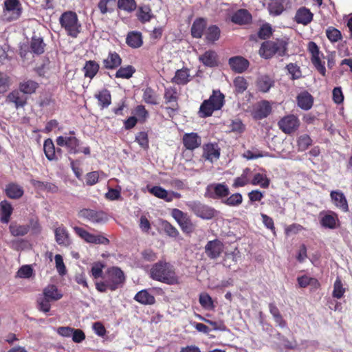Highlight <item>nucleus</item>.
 Here are the masks:
<instances>
[{
  "label": "nucleus",
  "mask_w": 352,
  "mask_h": 352,
  "mask_svg": "<svg viewBox=\"0 0 352 352\" xmlns=\"http://www.w3.org/2000/svg\"><path fill=\"white\" fill-rule=\"evenodd\" d=\"M151 277L166 284L173 285L178 283L177 276L171 265L160 261L153 265L150 270Z\"/></svg>",
  "instance_id": "obj_1"
},
{
  "label": "nucleus",
  "mask_w": 352,
  "mask_h": 352,
  "mask_svg": "<svg viewBox=\"0 0 352 352\" xmlns=\"http://www.w3.org/2000/svg\"><path fill=\"white\" fill-rule=\"evenodd\" d=\"M287 45V41L285 39L264 42L259 50V54L265 58H270L276 54L283 56L286 52Z\"/></svg>",
  "instance_id": "obj_2"
},
{
  "label": "nucleus",
  "mask_w": 352,
  "mask_h": 352,
  "mask_svg": "<svg viewBox=\"0 0 352 352\" xmlns=\"http://www.w3.org/2000/svg\"><path fill=\"white\" fill-rule=\"evenodd\" d=\"M60 23L68 35L76 38L80 32V24L78 21L76 13L73 12H64L60 17Z\"/></svg>",
  "instance_id": "obj_3"
},
{
  "label": "nucleus",
  "mask_w": 352,
  "mask_h": 352,
  "mask_svg": "<svg viewBox=\"0 0 352 352\" xmlns=\"http://www.w3.org/2000/svg\"><path fill=\"white\" fill-rule=\"evenodd\" d=\"M22 12L21 5L19 0H6L2 17L4 21H12L18 19Z\"/></svg>",
  "instance_id": "obj_4"
},
{
  "label": "nucleus",
  "mask_w": 352,
  "mask_h": 352,
  "mask_svg": "<svg viewBox=\"0 0 352 352\" xmlns=\"http://www.w3.org/2000/svg\"><path fill=\"white\" fill-rule=\"evenodd\" d=\"M189 209L197 217L203 219H211L217 214L216 210L199 201H193L187 203Z\"/></svg>",
  "instance_id": "obj_5"
},
{
  "label": "nucleus",
  "mask_w": 352,
  "mask_h": 352,
  "mask_svg": "<svg viewBox=\"0 0 352 352\" xmlns=\"http://www.w3.org/2000/svg\"><path fill=\"white\" fill-rule=\"evenodd\" d=\"M171 215L179 225L183 232L188 234L193 232L194 225L186 213L179 209L174 208L171 211Z\"/></svg>",
  "instance_id": "obj_6"
},
{
  "label": "nucleus",
  "mask_w": 352,
  "mask_h": 352,
  "mask_svg": "<svg viewBox=\"0 0 352 352\" xmlns=\"http://www.w3.org/2000/svg\"><path fill=\"white\" fill-rule=\"evenodd\" d=\"M124 280V273L120 268L113 267L108 270L107 280L109 289L116 290L123 284Z\"/></svg>",
  "instance_id": "obj_7"
},
{
  "label": "nucleus",
  "mask_w": 352,
  "mask_h": 352,
  "mask_svg": "<svg viewBox=\"0 0 352 352\" xmlns=\"http://www.w3.org/2000/svg\"><path fill=\"white\" fill-rule=\"evenodd\" d=\"M307 48L311 54V63L322 76H325L324 63L321 60V56L323 55L320 53L318 45L314 42L311 41L308 43Z\"/></svg>",
  "instance_id": "obj_8"
},
{
  "label": "nucleus",
  "mask_w": 352,
  "mask_h": 352,
  "mask_svg": "<svg viewBox=\"0 0 352 352\" xmlns=\"http://www.w3.org/2000/svg\"><path fill=\"white\" fill-rule=\"evenodd\" d=\"M300 123L298 117L291 114L281 118L278 125L283 132L286 134H291L298 130Z\"/></svg>",
  "instance_id": "obj_9"
},
{
  "label": "nucleus",
  "mask_w": 352,
  "mask_h": 352,
  "mask_svg": "<svg viewBox=\"0 0 352 352\" xmlns=\"http://www.w3.org/2000/svg\"><path fill=\"white\" fill-rule=\"evenodd\" d=\"M74 230L76 234L79 236L87 243L94 244H108L109 239L102 235H95L89 233L85 229L80 227H74Z\"/></svg>",
  "instance_id": "obj_10"
},
{
  "label": "nucleus",
  "mask_w": 352,
  "mask_h": 352,
  "mask_svg": "<svg viewBox=\"0 0 352 352\" xmlns=\"http://www.w3.org/2000/svg\"><path fill=\"white\" fill-rule=\"evenodd\" d=\"M57 145L60 146L67 147L69 153H77L79 152L78 149V139L72 135H62L58 136L56 140Z\"/></svg>",
  "instance_id": "obj_11"
},
{
  "label": "nucleus",
  "mask_w": 352,
  "mask_h": 352,
  "mask_svg": "<svg viewBox=\"0 0 352 352\" xmlns=\"http://www.w3.org/2000/svg\"><path fill=\"white\" fill-rule=\"evenodd\" d=\"M223 245L219 240H212L207 243L205 246V252L211 259H215L220 256L223 251Z\"/></svg>",
  "instance_id": "obj_12"
},
{
  "label": "nucleus",
  "mask_w": 352,
  "mask_h": 352,
  "mask_svg": "<svg viewBox=\"0 0 352 352\" xmlns=\"http://www.w3.org/2000/svg\"><path fill=\"white\" fill-rule=\"evenodd\" d=\"M6 102L13 104L16 109H19L26 104L27 98L19 90H13L7 95Z\"/></svg>",
  "instance_id": "obj_13"
},
{
  "label": "nucleus",
  "mask_w": 352,
  "mask_h": 352,
  "mask_svg": "<svg viewBox=\"0 0 352 352\" xmlns=\"http://www.w3.org/2000/svg\"><path fill=\"white\" fill-rule=\"evenodd\" d=\"M272 111V107L268 101L264 100L257 104L252 115L255 119L261 120L266 118Z\"/></svg>",
  "instance_id": "obj_14"
},
{
  "label": "nucleus",
  "mask_w": 352,
  "mask_h": 352,
  "mask_svg": "<svg viewBox=\"0 0 352 352\" xmlns=\"http://www.w3.org/2000/svg\"><path fill=\"white\" fill-rule=\"evenodd\" d=\"M333 204L343 212H348L349 206L343 192L340 190H333L330 193Z\"/></svg>",
  "instance_id": "obj_15"
},
{
  "label": "nucleus",
  "mask_w": 352,
  "mask_h": 352,
  "mask_svg": "<svg viewBox=\"0 0 352 352\" xmlns=\"http://www.w3.org/2000/svg\"><path fill=\"white\" fill-rule=\"evenodd\" d=\"M229 65L232 70L243 73L249 67V61L242 56H234L229 59Z\"/></svg>",
  "instance_id": "obj_16"
},
{
  "label": "nucleus",
  "mask_w": 352,
  "mask_h": 352,
  "mask_svg": "<svg viewBox=\"0 0 352 352\" xmlns=\"http://www.w3.org/2000/svg\"><path fill=\"white\" fill-rule=\"evenodd\" d=\"M184 146L189 150H193L201 145V138L196 133H186L183 137Z\"/></svg>",
  "instance_id": "obj_17"
},
{
  "label": "nucleus",
  "mask_w": 352,
  "mask_h": 352,
  "mask_svg": "<svg viewBox=\"0 0 352 352\" xmlns=\"http://www.w3.org/2000/svg\"><path fill=\"white\" fill-rule=\"evenodd\" d=\"M56 241L58 245L68 246L70 244L69 233L64 226H59L54 230Z\"/></svg>",
  "instance_id": "obj_18"
},
{
  "label": "nucleus",
  "mask_w": 352,
  "mask_h": 352,
  "mask_svg": "<svg viewBox=\"0 0 352 352\" xmlns=\"http://www.w3.org/2000/svg\"><path fill=\"white\" fill-rule=\"evenodd\" d=\"M203 156L206 160L213 162L219 158V149L217 145L212 144H206L204 148Z\"/></svg>",
  "instance_id": "obj_19"
},
{
  "label": "nucleus",
  "mask_w": 352,
  "mask_h": 352,
  "mask_svg": "<svg viewBox=\"0 0 352 352\" xmlns=\"http://www.w3.org/2000/svg\"><path fill=\"white\" fill-rule=\"evenodd\" d=\"M313 97L306 91L301 92L297 96L298 105L302 109L308 110L311 109L313 105Z\"/></svg>",
  "instance_id": "obj_20"
},
{
  "label": "nucleus",
  "mask_w": 352,
  "mask_h": 352,
  "mask_svg": "<svg viewBox=\"0 0 352 352\" xmlns=\"http://www.w3.org/2000/svg\"><path fill=\"white\" fill-rule=\"evenodd\" d=\"M256 86L260 91L266 93L274 86V80L270 76L263 75L258 78Z\"/></svg>",
  "instance_id": "obj_21"
},
{
  "label": "nucleus",
  "mask_w": 352,
  "mask_h": 352,
  "mask_svg": "<svg viewBox=\"0 0 352 352\" xmlns=\"http://www.w3.org/2000/svg\"><path fill=\"white\" fill-rule=\"evenodd\" d=\"M38 87V84L32 80H26L21 82L19 90L23 94H34Z\"/></svg>",
  "instance_id": "obj_22"
},
{
  "label": "nucleus",
  "mask_w": 352,
  "mask_h": 352,
  "mask_svg": "<svg viewBox=\"0 0 352 352\" xmlns=\"http://www.w3.org/2000/svg\"><path fill=\"white\" fill-rule=\"evenodd\" d=\"M122 60L116 52H110L107 57L103 60L104 67L107 69H114L120 65Z\"/></svg>",
  "instance_id": "obj_23"
},
{
  "label": "nucleus",
  "mask_w": 352,
  "mask_h": 352,
  "mask_svg": "<svg viewBox=\"0 0 352 352\" xmlns=\"http://www.w3.org/2000/svg\"><path fill=\"white\" fill-rule=\"evenodd\" d=\"M134 299L142 305H153L155 302V297L146 289H143L138 292Z\"/></svg>",
  "instance_id": "obj_24"
},
{
  "label": "nucleus",
  "mask_w": 352,
  "mask_h": 352,
  "mask_svg": "<svg viewBox=\"0 0 352 352\" xmlns=\"http://www.w3.org/2000/svg\"><path fill=\"white\" fill-rule=\"evenodd\" d=\"M79 217L93 223H98L102 220V214L89 209H83L79 212Z\"/></svg>",
  "instance_id": "obj_25"
},
{
  "label": "nucleus",
  "mask_w": 352,
  "mask_h": 352,
  "mask_svg": "<svg viewBox=\"0 0 352 352\" xmlns=\"http://www.w3.org/2000/svg\"><path fill=\"white\" fill-rule=\"evenodd\" d=\"M313 14L307 8H300L298 10L295 19L298 23L307 25L312 20Z\"/></svg>",
  "instance_id": "obj_26"
},
{
  "label": "nucleus",
  "mask_w": 352,
  "mask_h": 352,
  "mask_svg": "<svg viewBox=\"0 0 352 352\" xmlns=\"http://www.w3.org/2000/svg\"><path fill=\"white\" fill-rule=\"evenodd\" d=\"M43 296L50 300H58L63 297V294L55 285H50L43 289Z\"/></svg>",
  "instance_id": "obj_27"
},
{
  "label": "nucleus",
  "mask_w": 352,
  "mask_h": 352,
  "mask_svg": "<svg viewBox=\"0 0 352 352\" xmlns=\"http://www.w3.org/2000/svg\"><path fill=\"white\" fill-rule=\"evenodd\" d=\"M190 74L188 69L177 70L173 78V82L177 85H185L190 81Z\"/></svg>",
  "instance_id": "obj_28"
},
{
  "label": "nucleus",
  "mask_w": 352,
  "mask_h": 352,
  "mask_svg": "<svg viewBox=\"0 0 352 352\" xmlns=\"http://www.w3.org/2000/svg\"><path fill=\"white\" fill-rule=\"evenodd\" d=\"M206 26V22L203 19H196L191 28V34L195 38H201Z\"/></svg>",
  "instance_id": "obj_29"
},
{
  "label": "nucleus",
  "mask_w": 352,
  "mask_h": 352,
  "mask_svg": "<svg viewBox=\"0 0 352 352\" xmlns=\"http://www.w3.org/2000/svg\"><path fill=\"white\" fill-rule=\"evenodd\" d=\"M164 99L166 104H169L174 109L177 107V92L175 89L169 87L165 89Z\"/></svg>",
  "instance_id": "obj_30"
},
{
  "label": "nucleus",
  "mask_w": 352,
  "mask_h": 352,
  "mask_svg": "<svg viewBox=\"0 0 352 352\" xmlns=\"http://www.w3.org/2000/svg\"><path fill=\"white\" fill-rule=\"evenodd\" d=\"M251 20V15L246 10H239L232 16V21L238 24H245Z\"/></svg>",
  "instance_id": "obj_31"
},
{
  "label": "nucleus",
  "mask_w": 352,
  "mask_h": 352,
  "mask_svg": "<svg viewBox=\"0 0 352 352\" xmlns=\"http://www.w3.org/2000/svg\"><path fill=\"white\" fill-rule=\"evenodd\" d=\"M250 183L254 186L258 185L261 188H266L270 185V179L265 173H257L254 175Z\"/></svg>",
  "instance_id": "obj_32"
},
{
  "label": "nucleus",
  "mask_w": 352,
  "mask_h": 352,
  "mask_svg": "<svg viewBox=\"0 0 352 352\" xmlns=\"http://www.w3.org/2000/svg\"><path fill=\"white\" fill-rule=\"evenodd\" d=\"M250 168H246L245 169H244L241 175L234 179L232 186L234 188H239L245 186V185L250 184Z\"/></svg>",
  "instance_id": "obj_33"
},
{
  "label": "nucleus",
  "mask_w": 352,
  "mask_h": 352,
  "mask_svg": "<svg viewBox=\"0 0 352 352\" xmlns=\"http://www.w3.org/2000/svg\"><path fill=\"white\" fill-rule=\"evenodd\" d=\"M96 98L98 100V104L102 108H105L109 106L111 102V97L110 92L107 89L101 90L96 95Z\"/></svg>",
  "instance_id": "obj_34"
},
{
  "label": "nucleus",
  "mask_w": 352,
  "mask_h": 352,
  "mask_svg": "<svg viewBox=\"0 0 352 352\" xmlns=\"http://www.w3.org/2000/svg\"><path fill=\"white\" fill-rule=\"evenodd\" d=\"M6 195L12 199L20 198L23 195V188L19 185L10 184L6 188Z\"/></svg>",
  "instance_id": "obj_35"
},
{
  "label": "nucleus",
  "mask_w": 352,
  "mask_h": 352,
  "mask_svg": "<svg viewBox=\"0 0 352 352\" xmlns=\"http://www.w3.org/2000/svg\"><path fill=\"white\" fill-rule=\"evenodd\" d=\"M45 44L41 37L33 36L30 43V48L33 53L41 54L44 52Z\"/></svg>",
  "instance_id": "obj_36"
},
{
  "label": "nucleus",
  "mask_w": 352,
  "mask_h": 352,
  "mask_svg": "<svg viewBox=\"0 0 352 352\" xmlns=\"http://www.w3.org/2000/svg\"><path fill=\"white\" fill-rule=\"evenodd\" d=\"M11 234L14 236H24L29 231V226L20 225L16 223H12L9 227Z\"/></svg>",
  "instance_id": "obj_37"
},
{
  "label": "nucleus",
  "mask_w": 352,
  "mask_h": 352,
  "mask_svg": "<svg viewBox=\"0 0 352 352\" xmlns=\"http://www.w3.org/2000/svg\"><path fill=\"white\" fill-rule=\"evenodd\" d=\"M1 221L7 223L9 221L10 217L12 212V207L10 204L6 201H1Z\"/></svg>",
  "instance_id": "obj_38"
},
{
  "label": "nucleus",
  "mask_w": 352,
  "mask_h": 352,
  "mask_svg": "<svg viewBox=\"0 0 352 352\" xmlns=\"http://www.w3.org/2000/svg\"><path fill=\"white\" fill-rule=\"evenodd\" d=\"M143 100L146 103L157 104L159 102V97L156 93L150 87H146L143 91Z\"/></svg>",
  "instance_id": "obj_39"
},
{
  "label": "nucleus",
  "mask_w": 352,
  "mask_h": 352,
  "mask_svg": "<svg viewBox=\"0 0 352 352\" xmlns=\"http://www.w3.org/2000/svg\"><path fill=\"white\" fill-rule=\"evenodd\" d=\"M199 60L205 65L213 67L217 64V54L213 51H207L199 56Z\"/></svg>",
  "instance_id": "obj_40"
},
{
  "label": "nucleus",
  "mask_w": 352,
  "mask_h": 352,
  "mask_svg": "<svg viewBox=\"0 0 352 352\" xmlns=\"http://www.w3.org/2000/svg\"><path fill=\"white\" fill-rule=\"evenodd\" d=\"M126 43L133 48L140 47L142 44L141 34L138 32L129 33L126 38Z\"/></svg>",
  "instance_id": "obj_41"
},
{
  "label": "nucleus",
  "mask_w": 352,
  "mask_h": 352,
  "mask_svg": "<svg viewBox=\"0 0 352 352\" xmlns=\"http://www.w3.org/2000/svg\"><path fill=\"white\" fill-rule=\"evenodd\" d=\"M137 16L142 23L149 21L153 17L151 9L147 6L140 7L137 12Z\"/></svg>",
  "instance_id": "obj_42"
},
{
  "label": "nucleus",
  "mask_w": 352,
  "mask_h": 352,
  "mask_svg": "<svg viewBox=\"0 0 352 352\" xmlns=\"http://www.w3.org/2000/svg\"><path fill=\"white\" fill-rule=\"evenodd\" d=\"M208 100L210 103L212 104L217 110H219L223 104L224 96L219 91H214L212 95Z\"/></svg>",
  "instance_id": "obj_43"
},
{
  "label": "nucleus",
  "mask_w": 352,
  "mask_h": 352,
  "mask_svg": "<svg viewBox=\"0 0 352 352\" xmlns=\"http://www.w3.org/2000/svg\"><path fill=\"white\" fill-rule=\"evenodd\" d=\"M338 221V219L337 215L333 214H326L321 219V224L322 226L325 228H328L330 229H334L337 227V223Z\"/></svg>",
  "instance_id": "obj_44"
},
{
  "label": "nucleus",
  "mask_w": 352,
  "mask_h": 352,
  "mask_svg": "<svg viewBox=\"0 0 352 352\" xmlns=\"http://www.w3.org/2000/svg\"><path fill=\"white\" fill-rule=\"evenodd\" d=\"M211 188L218 198H226L230 193L228 187L223 184H213L211 186Z\"/></svg>",
  "instance_id": "obj_45"
},
{
  "label": "nucleus",
  "mask_w": 352,
  "mask_h": 352,
  "mask_svg": "<svg viewBox=\"0 0 352 352\" xmlns=\"http://www.w3.org/2000/svg\"><path fill=\"white\" fill-rule=\"evenodd\" d=\"M98 69L99 65L95 61L89 60L87 62L84 67L85 76L90 78H94V76L97 74Z\"/></svg>",
  "instance_id": "obj_46"
},
{
  "label": "nucleus",
  "mask_w": 352,
  "mask_h": 352,
  "mask_svg": "<svg viewBox=\"0 0 352 352\" xmlns=\"http://www.w3.org/2000/svg\"><path fill=\"white\" fill-rule=\"evenodd\" d=\"M135 69L131 65L121 67L116 73V78L129 79L135 73Z\"/></svg>",
  "instance_id": "obj_47"
},
{
  "label": "nucleus",
  "mask_w": 352,
  "mask_h": 352,
  "mask_svg": "<svg viewBox=\"0 0 352 352\" xmlns=\"http://www.w3.org/2000/svg\"><path fill=\"white\" fill-rule=\"evenodd\" d=\"M43 149L45 156L49 160L55 158L54 144L51 139H47L44 142Z\"/></svg>",
  "instance_id": "obj_48"
},
{
  "label": "nucleus",
  "mask_w": 352,
  "mask_h": 352,
  "mask_svg": "<svg viewBox=\"0 0 352 352\" xmlns=\"http://www.w3.org/2000/svg\"><path fill=\"white\" fill-rule=\"evenodd\" d=\"M215 110L217 109L212 104L210 103L209 100H206L200 107L199 113L201 117H208L211 116Z\"/></svg>",
  "instance_id": "obj_49"
},
{
  "label": "nucleus",
  "mask_w": 352,
  "mask_h": 352,
  "mask_svg": "<svg viewBox=\"0 0 352 352\" xmlns=\"http://www.w3.org/2000/svg\"><path fill=\"white\" fill-rule=\"evenodd\" d=\"M220 36V30L217 26L209 27L206 32V38L208 42L213 43Z\"/></svg>",
  "instance_id": "obj_50"
},
{
  "label": "nucleus",
  "mask_w": 352,
  "mask_h": 352,
  "mask_svg": "<svg viewBox=\"0 0 352 352\" xmlns=\"http://www.w3.org/2000/svg\"><path fill=\"white\" fill-rule=\"evenodd\" d=\"M312 140L308 135H300L297 140L298 150L304 151L311 144Z\"/></svg>",
  "instance_id": "obj_51"
},
{
  "label": "nucleus",
  "mask_w": 352,
  "mask_h": 352,
  "mask_svg": "<svg viewBox=\"0 0 352 352\" xmlns=\"http://www.w3.org/2000/svg\"><path fill=\"white\" fill-rule=\"evenodd\" d=\"M199 301L200 305L206 309H213L214 307L212 298L207 293L200 294Z\"/></svg>",
  "instance_id": "obj_52"
},
{
  "label": "nucleus",
  "mask_w": 352,
  "mask_h": 352,
  "mask_svg": "<svg viewBox=\"0 0 352 352\" xmlns=\"http://www.w3.org/2000/svg\"><path fill=\"white\" fill-rule=\"evenodd\" d=\"M118 6L120 9L131 12L135 10L137 5L135 0H118Z\"/></svg>",
  "instance_id": "obj_53"
},
{
  "label": "nucleus",
  "mask_w": 352,
  "mask_h": 352,
  "mask_svg": "<svg viewBox=\"0 0 352 352\" xmlns=\"http://www.w3.org/2000/svg\"><path fill=\"white\" fill-rule=\"evenodd\" d=\"M268 10L271 14L279 15L283 12L284 8L280 1L274 0L269 3Z\"/></svg>",
  "instance_id": "obj_54"
},
{
  "label": "nucleus",
  "mask_w": 352,
  "mask_h": 352,
  "mask_svg": "<svg viewBox=\"0 0 352 352\" xmlns=\"http://www.w3.org/2000/svg\"><path fill=\"white\" fill-rule=\"evenodd\" d=\"M346 289L343 287L341 280L338 278L333 285V296L336 298L340 299L345 293Z\"/></svg>",
  "instance_id": "obj_55"
},
{
  "label": "nucleus",
  "mask_w": 352,
  "mask_h": 352,
  "mask_svg": "<svg viewBox=\"0 0 352 352\" xmlns=\"http://www.w3.org/2000/svg\"><path fill=\"white\" fill-rule=\"evenodd\" d=\"M243 201V197L240 193H234L227 197L223 202L229 206H238Z\"/></svg>",
  "instance_id": "obj_56"
},
{
  "label": "nucleus",
  "mask_w": 352,
  "mask_h": 352,
  "mask_svg": "<svg viewBox=\"0 0 352 352\" xmlns=\"http://www.w3.org/2000/svg\"><path fill=\"white\" fill-rule=\"evenodd\" d=\"M248 82L243 76H238L234 80V85L238 93L244 92L248 88Z\"/></svg>",
  "instance_id": "obj_57"
},
{
  "label": "nucleus",
  "mask_w": 352,
  "mask_h": 352,
  "mask_svg": "<svg viewBox=\"0 0 352 352\" xmlns=\"http://www.w3.org/2000/svg\"><path fill=\"white\" fill-rule=\"evenodd\" d=\"M149 192L157 198L167 201L168 192L160 186H154L148 189Z\"/></svg>",
  "instance_id": "obj_58"
},
{
  "label": "nucleus",
  "mask_w": 352,
  "mask_h": 352,
  "mask_svg": "<svg viewBox=\"0 0 352 352\" xmlns=\"http://www.w3.org/2000/svg\"><path fill=\"white\" fill-rule=\"evenodd\" d=\"M267 156H269V154L267 153H262L258 150H248L243 154V157L249 160Z\"/></svg>",
  "instance_id": "obj_59"
},
{
  "label": "nucleus",
  "mask_w": 352,
  "mask_h": 352,
  "mask_svg": "<svg viewBox=\"0 0 352 352\" xmlns=\"http://www.w3.org/2000/svg\"><path fill=\"white\" fill-rule=\"evenodd\" d=\"M270 313L274 316V318L277 324L281 327H284L285 323L283 321L282 316L280 314V312L278 308L273 304L270 305Z\"/></svg>",
  "instance_id": "obj_60"
},
{
  "label": "nucleus",
  "mask_w": 352,
  "mask_h": 352,
  "mask_svg": "<svg viewBox=\"0 0 352 352\" xmlns=\"http://www.w3.org/2000/svg\"><path fill=\"white\" fill-rule=\"evenodd\" d=\"M32 274L33 270L30 265H23L18 270L16 276L21 278H28Z\"/></svg>",
  "instance_id": "obj_61"
},
{
  "label": "nucleus",
  "mask_w": 352,
  "mask_h": 352,
  "mask_svg": "<svg viewBox=\"0 0 352 352\" xmlns=\"http://www.w3.org/2000/svg\"><path fill=\"white\" fill-rule=\"evenodd\" d=\"M298 283L301 287H305L309 285H318V282L314 278H310L307 276H302L298 278Z\"/></svg>",
  "instance_id": "obj_62"
},
{
  "label": "nucleus",
  "mask_w": 352,
  "mask_h": 352,
  "mask_svg": "<svg viewBox=\"0 0 352 352\" xmlns=\"http://www.w3.org/2000/svg\"><path fill=\"white\" fill-rule=\"evenodd\" d=\"M327 36L332 42H336L341 38L340 32L333 28H329L326 31Z\"/></svg>",
  "instance_id": "obj_63"
},
{
  "label": "nucleus",
  "mask_w": 352,
  "mask_h": 352,
  "mask_svg": "<svg viewBox=\"0 0 352 352\" xmlns=\"http://www.w3.org/2000/svg\"><path fill=\"white\" fill-rule=\"evenodd\" d=\"M287 69L289 73L292 75V79H298L301 76V72L300 67L294 63H289L287 65Z\"/></svg>",
  "instance_id": "obj_64"
}]
</instances>
